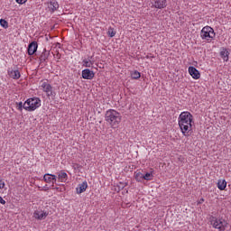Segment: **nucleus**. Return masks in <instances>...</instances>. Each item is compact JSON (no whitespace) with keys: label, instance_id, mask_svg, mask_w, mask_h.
<instances>
[{"label":"nucleus","instance_id":"nucleus-1","mask_svg":"<svg viewBox=\"0 0 231 231\" xmlns=\"http://www.w3.org/2000/svg\"><path fill=\"white\" fill-rule=\"evenodd\" d=\"M179 127L183 136H190L192 125H194V116L190 112H181L178 118Z\"/></svg>","mask_w":231,"mask_h":231},{"label":"nucleus","instance_id":"nucleus-2","mask_svg":"<svg viewBox=\"0 0 231 231\" xmlns=\"http://www.w3.org/2000/svg\"><path fill=\"white\" fill-rule=\"evenodd\" d=\"M105 120L111 127H118L120 122H122V116L115 109H109L106 111Z\"/></svg>","mask_w":231,"mask_h":231},{"label":"nucleus","instance_id":"nucleus-3","mask_svg":"<svg viewBox=\"0 0 231 231\" xmlns=\"http://www.w3.org/2000/svg\"><path fill=\"white\" fill-rule=\"evenodd\" d=\"M41 98L33 97L31 98H28L24 103H23V109L25 111H35L36 109H39L41 107Z\"/></svg>","mask_w":231,"mask_h":231},{"label":"nucleus","instance_id":"nucleus-4","mask_svg":"<svg viewBox=\"0 0 231 231\" xmlns=\"http://www.w3.org/2000/svg\"><path fill=\"white\" fill-rule=\"evenodd\" d=\"M210 225L213 226V228L219 231H225L226 228H228V222L221 217H212L210 219Z\"/></svg>","mask_w":231,"mask_h":231},{"label":"nucleus","instance_id":"nucleus-5","mask_svg":"<svg viewBox=\"0 0 231 231\" xmlns=\"http://www.w3.org/2000/svg\"><path fill=\"white\" fill-rule=\"evenodd\" d=\"M200 37L202 41H207V42H212L216 37V32L214 29L210 26H205L200 31Z\"/></svg>","mask_w":231,"mask_h":231},{"label":"nucleus","instance_id":"nucleus-6","mask_svg":"<svg viewBox=\"0 0 231 231\" xmlns=\"http://www.w3.org/2000/svg\"><path fill=\"white\" fill-rule=\"evenodd\" d=\"M40 89H42L46 93L47 97L53 96V88L48 81H42L40 85Z\"/></svg>","mask_w":231,"mask_h":231},{"label":"nucleus","instance_id":"nucleus-7","mask_svg":"<svg viewBox=\"0 0 231 231\" xmlns=\"http://www.w3.org/2000/svg\"><path fill=\"white\" fill-rule=\"evenodd\" d=\"M48 211H44L42 209H36L33 212V217L34 219H38V221H42L44 220L46 217H48Z\"/></svg>","mask_w":231,"mask_h":231},{"label":"nucleus","instance_id":"nucleus-8","mask_svg":"<svg viewBox=\"0 0 231 231\" xmlns=\"http://www.w3.org/2000/svg\"><path fill=\"white\" fill-rule=\"evenodd\" d=\"M152 8H157L158 10L167 8V0H152Z\"/></svg>","mask_w":231,"mask_h":231},{"label":"nucleus","instance_id":"nucleus-9","mask_svg":"<svg viewBox=\"0 0 231 231\" xmlns=\"http://www.w3.org/2000/svg\"><path fill=\"white\" fill-rule=\"evenodd\" d=\"M7 74L10 79H13L14 80H19L21 79V72L19 69H14L9 68L7 69Z\"/></svg>","mask_w":231,"mask_h":231},{"label":"nucleus","instance_id":"nucleus-10","mask_svg":"<svg viewBox=\"0 0 231 231\" xmlns=\"http://www.w3.org/2000/svg\"><path fill=\"white\" fill-rule=\"evenodd\" d=\"M82 79H85V80H93L95 79V72L89 69H85L82 70Z\"/></svg>","mask_w":231,"mask_h":231},{"label":"nucleus","instance_id":"nucleus-11","mask_svg":"<svg viewBox=\"0 0 231 231\" xmlns=\"http://www.w3.org/2000/svg\"><path fill=\"white\" fill-rule=\"evenodd\" d=\"M188 71L190 77L194 79V80H199V79L201 78V74L199 73V70H198L195 67H189Z\"/></svg>","mask_w":231,"mask_h":231},{"label":"nucleus","instance_id":"nucleus-12","mask_svg":"<svg viewBox=\"0 0 231 231\" xmlns=\"http://www.w3.org/2000/svg\"><path fill=\"white\" fill-rule=\"evenodd\" d=\"M47 8H48L49 12L53 14V12L59 10V3L55 0H52L49 3H47Z\"/></svg>","mask_w":231,"mask_h":231},{"label":"nucleus","instance_id":"nucleus-13","mask_svg":"<svg viewBox=\"0 0 231 231\" xmlns=\"http://www.w3.org/2000/svg\"><path fill=\"white\" fill-rule=\"evenodd\" d=\"M88 189V181H83L82 183L79 184L76 188L77 194H82V192H86Z\"/></svg>","mask_w":231,"mask_h":231},{"label":"nucleus","instance_id":"nucleus-14","mask_svg":"<svg viewBox=\"0 0 231 231\" xmlns=\"http://www.w3.org/2000/svg\"><path fill=\"white\" fill-rule=\"evenodd\" d=\"M37 48H39V45L36 42H31L28 46V55H33L37 51Z\"/></svg>","mask_w":231,"mask_h":231},{"label":"nucleus","instance_id":"nucleus-15","mask_svg":"<svg viewBox=\"0 0 231 231\" xmlns=\"http://www.w3.org/2000/svg\"><path fill=\"white\" fill-rule=\"evenodd\" d=\"M58 174V180L60 181V183H66L68 181V173L64 171H60Z\"/></svg>","mask_w":231,"mask_h":231},{"label":"nucleus","instance_id":"nucleus-16","mask_svg":"<svg viewBox=\"0 0 231 231\" xmlns=\"http://www.w3.org/2000/svg\"><path fill=\"white\" fill-rule=\"evenodd\" d=\"M230 55V52H228V50L223 48L220 51V57L223 59L225 62H228V56Z\"/></svg>","mask_w":231,"mask_h":231},{"label":"nucleus","instance_id":"nucleus-17","mask_svg":"<svg viewBox=\"0 0 231 231\" xmlns=\"http://www.w3.org/2000/svg\"><path fill=\"white\" fill-rule=\"evenodd\" d=\"M217 189L219 190H225V189H226V180H219L217 181Z\"/></svg>","mask_w":231,"mask_h":231},{"label":"nucleus","instance_id":"nucleus-18","mask_svg":"<svg viewBox=\"0 0 231 231\" xmlns=\"http://www.w3.org/2000/svg\"><path fill=\"white\" fill-rule=\"evenodd\" d=\"M43 180L45 181V183H53V180L51 179V174H50V173H46L43 176Z\"/></svg>","mask_w":231,"mask_h":231},{"label":"nucleus","instance_id":"nucleus-19","mask_svg":"<svg viewBox=\"0 0 231 231\" xmlns=\"http://www.w3.org/2000/svg\"><path fill=\"white\" fill-rule=\"evenodd\" d=\"M131 77L134 80H138V79H140V77H142V74H140L139 71L135 70V71L132 72Z\"/></svg>","mask_w":231,"mask_h":231},{"label":"nucleus","instance_id":"nucleus-20","mask_svg":"<svg viewBox=\"0 0 231 231\" xmlns=\"http://www.w3.org/2000/svg\"><path fill=\"white\" fill-rule=\"evenodd\" d=\"M83 66L85 68H91V66H93V61H91V60H83Z\"/></svg>","mask_w":231,"mask_h":231},{"label":"nucleus","instance_id":"nucleus-21","mask_svg":"<svg viewBox=\"0 0 231 231\" xmlns=\"http://www.w3.org/2000/svg\"><path fill=\"white\" fill-rule=\"evenodd\" d=\"M107 35H109L110 37H115V35H116V31H115L113 27H109L107 31Z\"/></svg>","mask_w":231,"mask_h":231},{"label":"nucleus","instance_id":"nucleus-22","mask_svg":"<svg viewBox=\"0 0 231 231\" xmlns=\"http://www.w3.org/2000/svg\"><path fill=\"white\" fill-rule=\"evenodd\" d=\"M136 181H143V174L142 172H137L135 174Z\"/></svg>","mask_w":231,"mask_h":231},{"label":"nucleus","instance_id":"nucleus-23","mask_svg":"<svg viewBox=\"0 0 231 231\" xmlns=\"http://www.w3.org/2000/svg\"><path fill=\"white\" fill-rule=\"evenodd\" d=\"M0 25L6 30L8 28V22L5 19H0Z\"/></svg>","mask_w":231,"mask_h":231},{"label":"nucleus","instance_id":"nucleus-24","mask_svg":"<svg viewBox=\"0 0 231 231\" xmlns=\"http://www.w3.org/2000/svg\"><path fill=\"white\" fill-rule=\"evenodd\" d=\"M143 180L146 181H151V180H152V173L147 172L145 175H143Z\"/></svg>","mask_w":231,"mask_h":231},{"label":"nucleus","instance_id":"nucleus-25","mask_svg":"<svg viewBox=\"0 0 231 231\" xmlns=\"http://www.w3.org/2000/svg\"><path fill=\"white\" fill-rule=\"evenodd\" d=\"M23 108L24 109V104H23V102L18 103L17 110L18 111H23Z\"/></svg>","mask_w":231,"mask_h":231},{"label":"nucleus","instance_id":"nucleus-26","mask_svg":"<svg viewBox=\"0 0 231 231\" xmlns=\"http://www.w3.org/2000/svg\"><path fill=\"white\" fill-rule=\"evenodd\" d=\"M51 178L52 180V183H56L57 182V176L56 175L51 174Z\"/></svg>","mask_w":231,"mask_h":231},{"label":"nucleus","instance_id":"nucleus-27","mask_svg":"<svg viewBox=\"0 0 231 231\" xmlns=\"http://www.w3.org/2000/svg\"><path fill=\"white\" fill-rule=\"evenodd\" d=\"M16 3H18V5H24V3H26V1L28 0H15Z\"/></svg>","mask_w":231,"mask_h":231},{"label":"nucleus","instance_id":"nucleus-28","mask_svg":"<svg viewBox=\"0 0 231 231\" xmlns=\"http://www.w3.org/2000/svg\"><path fill=\"white\" fill-rule=\"evenodd\" d=\"M0 203L1 205H5L6 201L0 196Z\"/></svg>","mask_w":231,"mask_h":231},{"label":"nucleus","instance_id":"nucleus-29","mask_svg":"<svg viewBox=\"0 0 231 231\" xmlns=\"http://www.w3.org/2000/svg\"><path fill=\"white\" fill-rule=\"evenodd\" d=\"M0 189H5V182L3 180H0Z\"/></svg>","mask_w":231,"mask_h":231},{"label":"nucleus","instance_id":"nucleus-30","mask_svg":"<svg viewBox=\"0 0 231 231\" xmlns=\"http://www.w3.org/2000/svg\"><path fill=\"white\" fill-rule=\"evenodd\" d=\"M205 202V199L201 198L199 201H198V205H201V203Z\"/></svg>","mask_w":231,"mask_h":231}]
</instances>
